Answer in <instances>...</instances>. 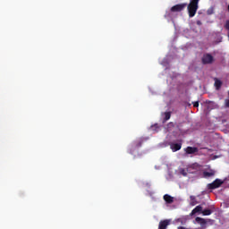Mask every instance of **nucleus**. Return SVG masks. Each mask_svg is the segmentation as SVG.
I'll return each mask as SVG.
<instances>
[{"instance_id":"nucleus-8","label":"nucleus","mask_w":229,"mask_h":229,"mask_svg":"<svg viewBox=\"0 0 229 229\" xmlns=\"http://www.w3.org/2000/svg\"><path fill=\"white\" fill-rule=\"evenodd\" d=\"M170 148L172 149V151L176 152V151H180V149H182V143H172L170 144Z\"/></svg>"},{"instance_id":"nucleus-2","label":"nucleus","mask_w":229,"mask_h":229,"mask_svg":"<svg viewBox=\"0 0 229 229\" xmlns=\"http://www.w3.org/2000/svg\"><path fill=\"white\" fill-rule=\"evenodd\" d=\"M185 8H187V3L175 4L171 7L170 11L174 13L178 12H183Z\"/></svg>"},{"instance_id":"nucleus-18","label":"nucleus","mask_w":229,"mask_h":229,"mask_svg":"<svg viewBox=\"0 0 229 229\" xmlns=\"http://www.w3.org/2000/svg\"><path fill=\"white\" fill-rule=\"evenodd\" d=\"M190 199H191V201H192L191 205L192 206L196 205V203L194 202L196 200V197L195 196H191Z\"/></svg>"},{"instance_id":"nucleus-20","label":"nucleus","mask_w":229,"mask_h":229,"mask_svg":"<svg viewBox=\"0 0 229 229\" xmlns=\"http://www.w3.org/2000/svg\"><path fill=\"white\" fill-rule=\"evenodd\" d=\"M225 28V30H228V31H229V20L226 21Z\"/></svg>"},{"instance_id":"nucleus-15","label":"nucleus","mask_w":229,"mask_h":229,"mask_svg":"<svg viewBox=\"0 0 229 229\" xmlns=\"http://www.w3.org/2000/svg\"><path fill=\"white\" fill-rule=\"evenodd\" d=\"M164 115H165L163 119L164 123H166V121H169V119H171V112H165Z\"/></svg>"},{"instance_id":"nucleus-17","label":"nucleus","mask_w":229,"mask_h":229,"mask_svg":"<svg viewBox=\"0 0 229 229\" xmlns=\"http://www.w3.org/2000/svg\"><path fill=\"white\" fill-rule=\"evenodd\" d=\"M212 214V211L210 209H204L202 210L203 216H210Z\"/></svg>"},{"instance_id":"nucleus-12","label":"nucleus","mask_w":229,"mask_h":229,"mask_svg":"<svg viewBox=\"0 0 229 229\" xmlns=\"http://www.w3.org/2000/svg\"><path fill=\"white\" fill-rule=\"evenodd\" d=\"M195 221L199 223V225H200L201 226H205V225H207V220H205V218L196 217Z\"/></svg>"},{"instance_id":"nucleus-14","label":"nucleus","mask_w":229,"mask_h":229,"mask_svg":"<svg viewBox=\"0 0 229 229\" xmlns=\"http://www.w3.org/2000/svg\"><path fill=\"white\" fill-rule=\"evenodd\" d=\"M143 143H144V140L143 139H139L138 140H136L134 142V146H135V148H140Z\"/></svg>"},{"instance_id":"nucleus-10","label":"nucleus","mask_w":229,"mask_h":229,"mask_svg":"<svg viewBox=\"0 0 229 229\" xmlns=\"http://www.w3.org/2000/svg\"><path fill=\"white\" fill-rule=\"evenodd\" d=\"M215 174H216V171H214L212 169L209 171L203 172L204 178H210L211 176H214Z\"/></svg>"},{"instance_id":"nucleus-4","label":"nucleus","mask_w":229,"mask_h":229,"mask_svg":"<svg viewBox=\"0 0 229 229\" xmlns=\"http://www.w3.org/2000/svg\"><path fill=\"white\" fill-rule=\"evenodd\" d=\"M201 62L203 65H208L214 62V56H212L210 54H205L202 56Z\"/></svg>"},{"instance_id":"nucleus-6","label":"nucleus","mask_w":229,"mask_h":229,"mask_svg":"<svg viewBox=\"0 0 229 229\" xmlns=\"http://www.w3.org/2000/svg\"><path fill=\"white\" fill-rule=\"evenodd\" d=\"M198 169H199V165L195 163L187 167V172L190 173L191 174H194V173H196Z\"/></svg>"},{"instance_id":"nucleus-11","label":"nucleus","mask_w":229,"mask_h":229,"mask_svg":"<svg viewBox=\"0 0 229 229\" xmlns=\"http://www.w3.org/2000/svg\"><path fill=\"white\" fill-rule=\"evenodd\" d=\"M198 212L203 213V207L201 206H197L195 208L192 209L191 211V216H194V214H198Z\"/></svg>"},{"instance_id":"nucleus-7","label":"nucleus","mask_w":229,"mask_h":229,"mask_svg":"<svg viewBox=\"0 0 229 229\" xmlns=\"http://www.w3.org/2000/svg\"><path fill=\"white\" fill-rule=\"evenodd\" d=\"M171 221L165 219L159 222L158 229H167V226H169Z\"/></svg>"},{"instance_id":"nucleus-5","label":"nucleus","mask_w":229,"mask_h":229,"mask_svg":"<svg viewBox=\"0 0 229 229\" xmlns=\"http://www.w3.org/2000/svg\"><path fill=\"white\" fill-rule=\"evenodd\" d=\"M186 155H195V153H198L199 149L197 147H187L184 148Z\"/></svg>"},{"instance_id":"nucleus-19","label":"nucleus","mask_w":229,"mask_h":229,"mask_svg":"<svg viewBox=\"0 0 229 229\" xmlns=\"http://www.w3.org/2000/svg\"><path fill=\"white\" fill-rule=\"evenodd\" d=\"M193 106L198 108V106H199V101L193 102Z\"/></svg>"},{"instance_id":"nucleus-23","label":"nucleus","mask_w":229,"mask_h":229,"mask_svg":"<svg viewBox=\"0 0 229 229\" xmlns=\"http://www.w3.org/2000/svg\"><path fill=\"white\" fill-rule=\"evenodd\" d=\"M197 24H199V26L201 24V21H198Z\"/></svg>"},{"instance_id":"nucleus-3","label":"nucleus","mask_w":229,"mask_h":229,"mask_svg":"<svg viewBox=\"0 0 229 229\" xmlns=\"http://www.w3.org/2000/svg\"><path fill=\"white\" fill-rule=\"evenodd\" d=\"M224 182L221 179H216L213 182L208 184V189L214 191V189H219L223 185Z\"/></svg>"},{"instance_id":"nucleus-22","label":"nucleus","mask_w":229,"mask_h":229,"mask_svg":"<svg viewBox=\"0 0 229 229\" xmlns=\"http://www.w3.org/2000/svg\"><path fill=\"white\" fill-rule=\"evenodd\" d=\"M225 106L229 108V99L225 101Z\"/></svg>"},{"instance_id":"nucleus-21","label":"nucleus","mask_w":229,"mask_h":229,"mask_svg":"<svg viewBox=\"0 0 229 229\" xmlns=\"http://www.w3.org/2000/svg\"><path fill=\"white\" fill-rule=\"evenodd\" d=\"M157 128H158V124H155L151 126V130H153L154 131H157Z\"/></svg>"},{"instance_id":"nucleus-13","label":"nucleus","mask_w":229,"mask_h":229,"mask_svg":"<svg viewBox=\"0 0 229 229\" xmlns=\"http://www.w3.org/2000/svg\"><path fill=\"white\" fill-rule=\"evenodd\" d=\"M223 85V81H219V79H215V87L216 90H219Z\"/></svg>"},{"instance_id":"nucleus-9","label":"nucleus","mask_w":229,"mask_h":229,"mask_svg":"<svg viewBox=\"0 0 229 229\" xmlns=\"http://www.w3.org/2000/svg\"><path fill=\"white\" fill-rule=\"evenodd\" d=\"M163 199L165 201V203H168V205L174 202V198L171 197L169 194L164 195Z\"/></svg>"},{"instance_id":"nucleus-16","label":"nucleus","mask_w":229,"mask_h":229,"mask_svg":"<svg viewBox=\"0 0 229 229\" xmlns=\"http://www.w3.org/2000/svg\"><path fill=\"white\" fill-rule=\"evenodd\" d=\"M187 173H189L187 171V168L184 169V168H179V174H182V176H187Z\"/></svg>"},{"instance_id":"nucleus-1","label":"nucleus","mask_w":229,"mask_h":229,"mask_svg":"<svg viewBox=\"0 0 229 229\" xmlns=\"http://www.w3.org/2000/svg\"><path fill=\"white\" fill-rule=\"evenodd\" d=\"M199 4V0H190V4L187 6L189 17L192 18L196 15Z\"/></svg>"}]
</instances>
